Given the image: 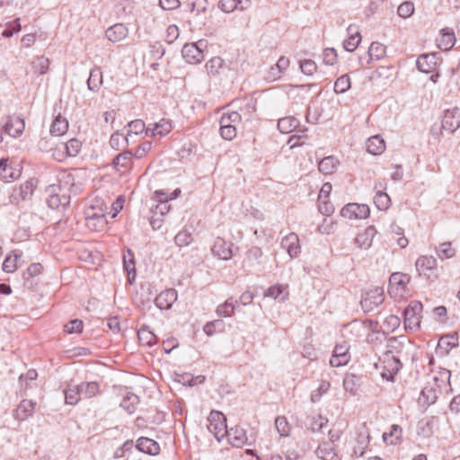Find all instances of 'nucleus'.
<instances>
[{
  "mask_svg": "<svg viewBox=\"0 0 460 460\" xmlns=\"http://www.w3.org/2000/svg\"><path fill=\"white\" fill-rule=\"evenodd\" d=\"M66 190L61 184H51L48 187V199L47 204L52 209H58L59 208H66L70 204V195Z\"/></svg>",
  "mask_w": 460,
  "mask_h": 460,
  "instance_id": "obj_1",
  "label": "nucleus"
},
{
  "mask_svg": "<svg viewBox=\"0 0 460 460\" xmlns=\"http://www.w3.org/2000/svg\"><path fill=\"white\" fill-rule=\"evenodd\" d=\"M385 292L383 288L376 287L361 295L360 305L364 313H370L383 304Z\"/></svg>",
  "mask_w": 460,
  "mask_h": 460,
  "instance_id": "obj_2",
  "label": "nucleus"
},
{
  "mask_svg": "<svg viewBox=\"0 0 460 460\" xmlns=\"http://www.w3.org/2000/svg\"><path fill=\"white\" fill-rule=\"evenodd\" d=\"M208 46L206 40H200L194 43H187L181 49L183 58L188 63L199 64L205 58L204 49Z\"/></svg>",
  "mask_w": 460,
  "mask_h": 460,
  "instance_id": "obj_3",
  "label": "nucleus"
},
{
  "mask_svg": "<svg viewBox=\"0 0 460 460\" xmlns=\"http://www.w3.org/2000/svg\"><path fill=\"white\" fill-rule=\"evenodd\" d=\"M422 313V304L420 301L413 300L409 303L403 310V322L406 329H417L420 325Z\"/></svg>",
  "mask_w": 460,
  "mask_h": 460,
  "instance_id": "obj_4",
  "label": "nucleus"
},
{
  "mask_svg": "<svg viewBox=\"0 0 460 460\" xmlns=\"http://www.w3.org/2000/svg\"><path fill=\"white\" fill-rule=\"evenodd\" d=\"M208 429L214 434L215 438L220 441L227 433L226 418L217 411H212L208 417Z\"/></svg>",
  "mask_w": 460,
  "mask_h": 460,
  "instance_id": "obj_5",
  "label": "nucleus"
},
{
  "mask_svg": "<svg viewBox=\"0 0 460 460\" xmlns=\"http://www.w3.org/2000/svg\"><path fill=\"white\" fill-rule=\"evenodd\" d=\"M437 265V259L433 256H420L415 262L419 274L429 279H436L438 278Z\"/></svg>",
  "mask_w": 460,
  "mask_h": 460,
  "instance_id": "obj_6",
  "label": "nucleus"
},
{
  "mask_svg": "<svg viewBox=\"0 0 460 460\" xmlns=\"http://www.w3.org/2000/svg\"><path fill=\"white\" fill-rule=\"evenodd\" d=\"M369 214L370 209L366 204L349 203L341 210V215L349 219L367 218Z\"/></svg>",
  "mask_w": 460,
  "mask_h": 460,
  "instance_id": "obj_7",
  "label": "nucleus"
},
{
  "mask_svg": "<svg viewBox=\"0 0 460 460\" xmlns=\"http://www.w3.org/2000/svg\"><path fill=\"white\" fill-rule=\"evenodd\" d=\"M444 130L454 133L460 127V110L457 107L446 110L441 120Z\"/></svg>",
  "mask_w": 460,
  "mask_h": 460,
  "instance_id": "obj_8",
  "label": "nucleus"
},
{
  "mask_svg": "<svg viewBox=\"0 0 460 460\" xmlns=\"http://www.w3.org/2000/svg\"><path fill=\"white\" fill-rule=\"evenodd\" d=\"M280 246L291 259L298 257L301 252V246L298 235L296 233H289L281 240Z\"/></svg>",
  "mask_w": 460,
  "mask_h": 460,
  "instance_id": "obj_9",
  "label": "nucleus"
},
{
  "mask_svg": "<svg viewBox=\"0 0 460 460\" xmlns=\"http://www.w3.org/2000/svg\"><path fill=\"white\" fill-rule=\"evenodd\" d=\"M226 436H227L230 445L234 447L241 448L249 443L246 430L240 426L228 429Z\"/></svg>",
  "mask_w": 460,
  "mask_h": 460,
  "instance_id": "obj_10",
  "label": "nucleus"
},
{
  "mask_svg": "<svg viewBox=\"0 0 460 460\" xmlns=\"http://www.w3.org/2000/svg\"><path fill=\"white\" fill-rule=\"evenodd\" d=\"M349 347L346 343L336 345L332 356L330 358V365L332 367H339L349 361Z\"/></svg>",
  "mask_w": 460,
  "mask_h": 460,
  "instance_id": "obj_11",
  "label": "nucleus"
},
{
  "mask_svg": "<svg viewBox=\"0 0 460 460\" xmlns=\"http://www.w3.org/2000/svg\"><path fill=\"white\" fill-rule=\"evenodd\" d=\"M377 230L374 226H367L362 233L357 234L354 243L358 248L368 250L373 243L374 237L376 235Z\"/></svg>",
  "mask_w": 460,
  "mask_h": 460,
  "instance_id": "obj_12",
  "label": "nucleus"
},
{
  "mask_svg": "<svg viewBox=\"0 0 460 460\" xmlns=\"http://www.w3.org/2000/svg\"><path fill=\"white\" fill-rule=\"evenodd\" d=\"M178 294L174 288L162 291L155 299V305L161 310H168L177 300Z\"/></svg>",
  "mask_w": 460,
  "mask_h": 460,
  "instance_id": "obj_13",
  "label": "nucleus"
},
{
  "mask_svg": "<svg viewBox=\"0 0 460 460\" xmlns=\"http://www.w3.org/2000/svg\"><path fill=\"white\" fill-rule=\"evenodd\" d=\"M25 123L20 117H7L4 125V130L13 137H19L24 130Z\"/></svg>",
  "mask_w": 460,
  "mask_h": 460,
  "instance_id": "obj_14",
  "label": "nucleus"
},
{
  "mask_svg": "<svg viewBox=\"0 0 460 460\" xmlns=\"http://www.w3.org/2000/svg\"><path fill=\"white\" fill-rule=\"evenodd\" d=\"M149 125L146 129V136L155 137H164L169 134L172 128V124L169 120L162 119L159 122Z\"/></svg>",
  "mask_w": 460,
  "mask_h": 460,
  "instance_id": "obj_15",
  "label": "nucleus"
},
{
  "mask_svg": "<svg viewBox=\"0 0 460 460\" xmlns=\"http://www.w3.org/2000/svg\"><path fill=\"white\" fill-rule=\"evenodd\" d=\"M417 68L420 72L429 74L436 69L437 56L434 53L422 54L416 61Z\"/></svg>",
  "mask_w": 460,
  "mask_h": 460,
  "instance_id": "obj_16",
  "label": "nucleus"
},
{
  "mask_svg": "<svg viewBox=\"0 0 460 460\" xmlns=\"http://www.w3.org/2000/svg\"><path fill=\"white\" fill-rule=\"evenodd\" d=\"M21 172L19 169L13 167L9 164L8 158H1L0 160V178L5 182L12 181L20 177Z\"/></svg>",
  "mask_w": 460,
  "mask_h": 460,
  "instance_id": "obj_17",
  "label": "nucleus"
},
{
  "mask_svg": "<svg viewBox=\"0 0 460 460\" xmlns=\"http://www.w3.org/2000/svg\"><path fill=\"white\" fill-rule=\"evenodd\" d=\"M451 372L447 368H440L438 372L433 376L434 385L442 393L443 390L447 394L452 391L450 385Z\"/></svg>",
  "mask_w": 460,
  "mask_h": 460,
  "instance_id": "obj_18",
  "label": "nucleus"
},
{
  "mask_svg": "<svg viewBox=\"0 0 460 460\" xmlns=\"http://www.w3.org/2000/svg\"><path fill=\"white\" fill-rule=\"evenodd\" d=\"M36 402L31 400H22L13 411V417L18 420H25L31 416L35 411Z\"/></svg>",
  "mask_w": 460,
  "mask_h": 460,
  "instance_id": "obj_19",
  "label": "nucleus"
},
{
  "mask_svg": "<svg viewBox=\"0 0 460 460\" xmlns=\"http://www.w3.org/2000/svg\"><path fill=\"white\" fill-rule=\"evenodd\" d=\"M128 33V30L123 23H116L106 30L105 36L110 41L115 43L124 40Z\"/></svg>",
  "mask_w": 460,
  "mask_h": 460,
  "instance_id": "obj_20",
  "label": "nucleus"
},
{
  "mask_svg": "<svg viewBox=\"0 0 460 460\" xmlns=\"http://www.w3.org/2000/svg\"><path fill=\"white\" fill-rule=\"evenodd\" d=\"M135 447L138 451L151 456H155L160 451V446L156 441L145 437L139 438Z\"/></svg>",
  "mask_w": 460,
  "mask_h": 460,
  "instance_id": "obj_21",
  "label": "nucleus"
},
{
  "mask_svg": "<svg viewBox=\"0 0 460 460\" xmlns=\"http://www.w3.org/2000/svg\"><path fill=\"white\" fill-rule=\"evenodd\" d=\"M349 38L344 40L343 48L348 52H353L361 41V36L357 28L350 24L347 28Z\"/></svg>",
  "mask_w": 460,
  "mask_h": 460,
  "instance_id": "obj_22",
  "label": "nucleus"
},
{
  "mask_svg": "<svg viewBox=\"0 0 460 460\" xmlns=\"http://www.w3.org/2000/svg\"><path fill=\"white\" fill-rule=\"evenodd\" d=\"M212 252L222 260H229L232 257L231 244L219 237L215 241Z\"/></svg>",
  "mask_w": 460,
  "mask_h": 460,
  "instance_id": "obj_23",
  "label": "nucleus"
},
{
  "mask_svg": "<svg viewBox=\"0 0 460 460\" xmlns=\"http://www.w3.org/2000/svg\"><path fill=\"white\" fill-rule=\"evenodd\" d=\"M456 43V36L452 29L441 30L440 39L438 40V47L442 50L451 49Z\"/></svg>",
  "mask_w": 460,
  "mask_h": 460,
  "instance_id": "obj_24",
  "label": "nucleus"
},
{
  "mask_svg": "<svg viewBox=\"0 0 460 460\" xmlns=\"http://www.w3.org/2000/svg\"><path fill=\"white\" fill-rule=\"evenodd\" d=\"M366 147L369 154L377 155H381L385 150V143L379 135H376L367 140Z\"/></svg>",
  "mask_w": 460,
  "mask_h": 460,
  "instance_id": "obj_25",
  "label": "nucleus"
},
{
  "mask_svg": "<svg viewBox=\"0 0 460 460\" xmlns=\"http://www.w3.org/2000/svg\"><path fill=\"white\" fill-rule=\"evenodd\" d=\"M369 435L366 432H360L356 438V444L353 447L352 456L360 457L363 456L366 449L369 445Z\"/></svg>",
  "mask_w": 460,
  "mask_h": 460,
  "instance_id": "obj_26",
  "label": "nucleus"
},
{
  "mask_svg": "<svg viewBox=\"0 0 460 460\" xmlns=\"http://www.w3.org/2000/svg\"><path fill=\"white\" fill-rule=\"evenodd\" d=\"M410 279H411V277L405 273L394 272V273L391 274V276L389 278V284L391 286V289L389 290V293L391 294L393 292V288L394 286L397 287V289H400L401 291H404L407 284L410 282Z\"/></svg>",
  "mask_w": 460,
  "mask_h": 460,
  "instance_id": "obj_27",
  "label": "nucleus"
},
{
  "mask_svg": "<svg viewBox=\"0 0 460 460\" xmlns=\"http://www.w3.org/2000/svg\"><path fill=\"white\" fill-rule=\"evenodd\" d=\"M458 346V334L450 333L442 336L438 343V349L448 353L452 349Z\"/></svg>",
  "mask_w": 460,
  "mask_h": 460,
  "instance_id": "obj_28",
  "label": "nucleus"
},
{
  "mask_svg": "<svg viewBox=\"0 0 460 460\" xmlns=\"http://www.w3.org/2000/svg\"><path fill=\"white\" fill-rule=\"evenodd\" d=\"M102 84V72L100 67L94 66L91 69L87 80L88 89L92 92H98Z\"/></svg>",
  "mask_w": 460,
  "mask_h": 460,
  "instance_id": "obj_29",
  "label": "nucleus"
},
{
  "mask_svg": "<svg viewBox=\"0 0 460 460\" xmlns=\"http://www.w3.org/2000/svg\"><path fill=\"white\" fill-rule=\"evenodd\" d=\"M316 455L322 460H340L332 443H323L316 449Z\"/></svg>",
  "mask_w": 460,
  "mask_h": 460,
  "instance_id": "obj_30",
  "label": "nucleus"
},
{
  "mask_svg": "<svg viewBox=\"0 0 460 460\" xmlns=\"http://www.w3.org/2000/svg\"><path fill=\"white\" fill-rule=\"evenodd\" d=\"M138 402V396L131 392L127 391L123 395L120 407H122L128 414H132L136 411Z\"/></svg>",
  "mask_w": 460,
  "mask_h": 460,
  "instance_id": "obj_31",
  "label": "nucleus"
},
{
  "mask_svg": "<svg viewBox=\"0 0 460 460\" xmlns=\"http://www.w3.org/2000/svg\"><path fill=\"white\" fill-rule=\"evenodd\" d=\"M107 219L104 214L93 213L86 217V225L94 231H100L105 227Z\"/></svg>",
  "mask_w": 460,
  "mask_h": 460,
  "instance_id": "obj_32",
  "label": "nucleus"
},
{
  "mask_svg": "<svg viewBox=\"0 0 460 460\" xmlns=\"http://www.w3.org/2000/svg\"><path fill=\"white\" fill-rule=\"evenodd\" d=\"M137 337H138L139 342L144 346L152 347L153 345H155L157 342L156 336L146 325L142 326L138 330Z\"/></svg>",
  "mask_w": 460,
  "mask_h": 460,
  "instance_id": "obj_33",
  "label": "nucleus"
},
{
  "mask_svg": "<svg viewBox=\"0 0 460 460\" xmlns=\"http://www.w3.org/2000/svg\"><path fill=\"white\" fill-rule=\"evenodd\" d=\"M133 157V154L131 151H124L113 159L112 164L117 171H120V169H128L130 165L131 160Z\"/></svg>",
  "mask_w": 460,
  "mask_h": 460,
  "instance_id": "obj_34",
  "label": "nucleus"
},
{
  "mask_svg": "<svg viewBox=\"0 0 460 460\" xmlns=\"http://www.w3.org/2000/svg\"><path fill=\"white\" fill-rule=\"evenodd\" d=\"M68 129V122L66 118L61 115H58L55 117L51 126H50V133L55 136H62Z\"/></svg>",
  "mask_w": 460,
  "mask_h": 460,
  "instance_id": "obj_35",
  "label": "nucleus"
},
{
  "mask_svg": "<svg viewBox=\"0 0 460 460\" xmlns=\"http://www.w3.org/2000/svg\"><path fill=\"white\" fill-rule=\"evenodd\" d=\"M299 125V120L295 117H285L279 119L278 121V128L283 134H288L296 128Z\"/></svg>",
  "mask_w": 460,
  "mask_h": 460,
  "instance_id": "obj_36",
  "label": "nucleus"
},
{
  "mask_svg": "<svg viewBox=\"0 0 460 460\" xmlns=\"http://www.w3.org/2000/svg\"><path fill=\"white\" fill-rule=\"evenodd\" d=\"M339 161L332 155L323 158L319 164V171L324 174H332L335 171Z\"/></svg>",
  "mask_w": 460,
  "mask_h": 460,
  "instance_id": "obj_37",
  "label": "nucleus"
},
{
  "mask_svg": "<svg viewBox=\"0 0 460 460\" xmlns=\"http://www.w3.org/2000/svg\"><path fill=\"white\" fill-rule=\"evenodd\" d=\"M206 69L208 75H217L221 70L226 68L225 61L220 57H214L206 63Z\"/></svg>",
  "mask_w": 460,
  "mask_h": 460,
  "instance_id": "obj_38",
  "label": "nucleus"
},
{
  "mask_svg": "<svg viewBox=\"0 0 460 460\" xmlns=\"http://www.w3.org/2000/svg\"><path fill=\"white\" fill-rule=\"evenodd\" d=\"M82 396L85 398H93L100 393V385L97 382H82L79 384Z\"/></svg>",
  "mask_w": 460,
  "mask_h": 460,
  "instance_id": "obj_39",
  "label": "nucleus"
},
{
  "mask_svg": "<svg viewBox=\"0 0 460 460\" xmlns=\"http://www.w3.org/2000/svg\"><path fill=\"white\" fill-rule=\"evenodd\" d=\"M82 398L79 385L69 386L65 390V402L69 405H75Z\"/></svg>",
  "mask_w": 460,
  "mask_h": 460,
  "instance_id": "obj_40",
  "label": "nucleus"
},
{
  "mask_svg": "<svg viewBox=\"0 0 460 460\" xmlns=\"http://www.w3.org/2000/svg\"><path fill=\"white\" fill-rule=\"evenodd\" d=\"M402 428L397 424H394L391 426L389 432H385L383 434V440L385 443H389L391 445H396L402 438Z\"/></svg>",
  "mask_w": 460,
  "mask_h": 460,
  "instance_id": "obj_41",
  "label": "nucleus"
},
{
  "mask_svg": "<svg viewBox=\"0 0 460 460\" xmlns=\"http://www.w3.org/2000/svg\"><path fill=\"white\" fill-rule=\"evenodd\" d=\"M439 394V390L436 385H428L422 389L421 397L424 402L428 405H431L436 402Z\"/></svg>",
  "mask_w": 460,
  "mask_h": 460,
  "instance_id": "obj_42",
  "label": "nucleus"
},
{
  "mask_svg": "<svg viewBox=\"0 0 460 460\" xmlns=\"http://www.w3.org/2000/svg\"><path fill=\"white\" fill-rule=\"evenodd\" d=\"M238 301H234L233 298L227 299L224 304L219 305L217 307V314L218 316L221 317H228L230 316L234 311L235 306L237 305Z\"/></svg>",
  "mask_w": 460,
  "mask_h": 460,
  "instance_id": "obj_43",
  "label": "nucleus"
},
{
  "mask_svg": "<svg viewBox=\"0 0 460 460\" xmlns=\"http://www.w3.org/2000/svg\"><path fill=\"white\" fill-rule=\"evenodd\" d=\"M242 117L237 111H232L228 113H224L220 119L219 125L222 128H226L227 126L232 125H239L241 123Z\"/></svg>",
  "mask_w": 460,
  "mask_h": 460,
  "instance_id": "obj_44",
  "label": "nucleus"
},
{
  "mask_svg": "<svg viewBox=\"0 0 460 460\" xmlns=\"http://www.w3.org/2000/svg\"><path fill=\"white\" fill-rule=\"evenodd\" d=\"M367 52L370 60H380L386 54V47L379 42H373Z\"/></svg>",
  "mask_w": 460,
  "mask_h": 460,
  "instance_id": "obj_45",
  "label": "nucleus"
},
{
  "mask_svg": "<svg viewBox=\"0 0 460 460\" xmlns=\"http://www.w3.org/2000/svg\"><path fill=\"white\" fill-rule=\"evenodd\" d=\"M384 363L385 364V368L390 370L392 373L395 375L400 371V369L402 367V364L400 361V359L394 355H393L391 350H389L388 353L386 354V359L384 361Z\"/></svg>",
  "mask_w": 460,
  "mask_h": 460,
  "instance_id": "obj_46",
  "label": "nucleus"
},
{
  "mask_svg": "<svg viewBox=\"0 0 460 460\" xmlns=\"http://www.w3.org/2000/svg\"><path fill=\"white\" fill-rule=\"evenodd\" d=\"M286 289H287V288H285L282 285H279V284L273 285L267 289V291L265 293V296L272 297L274 299L279 298V300L283 302L287 299V296H288V292H286V294L283 295L285 293Z\"/></svg>",
  "mask_w": 460,
  "mask_h": 460,
  "instance_id": "obj_47",
  "label": "nucleus"
},
{
  "mask_svg": "<svg viewBox=\"0 0 460 460\" xmlns=\"http://www.w3.org/2000/svg\"><path fill=\"white\" fill-rule=\"evenodd\" d=\"M328 420L323 418L322 415H316L313 417H309L307 419L306 427L308 429H311L313 432L321 431L324 425H326Z\"/></svg>",
  "mask_w": 460,
  "mask_h": 460,
  "instance_id": "obj_48",
  "label": "nucleus"
},
{
  "mask_svg": "<svg viewBox=\"0 0 460 460\" xmlns=\"http://www.w3.org/2000/svg\"><path fill=\"white\" fill-rule=\"evenodd\" d=\"M128 135L124 136L119 130H116L110 138V146L115 150H119L121 147L128 146Z\"/></svg>",
  "mask_w": 460,
  "mask_h": 460,
  "instance_id": "obj_49",
  "label": "nucleus"
},
{
  "mask_svg": "<svg viewBox=\"0 0 460 460\" xmlns=\"http://www.w3.org/2000/svg\"><path fill=\"white\" fill-rule=\"evenodd\" d=\"M64 150L66 151L65 156L75 157L81 151L82 143L76 138H72L66 143L63 144Z\"/></svg>",
  "mask_w": 460,
  "mask_h": 460,
  "instance_id": "obj_50",
  "label": "nucleus"
},
{
  "mask_svg": "<svg viewBox=\"0 0 460 460\" xmlns=\"http://www.w3.org/2000/svg\"><path fill=\"white\" fill-rule=\"evenodd\" d=\"M50 61L44 56H38L31 62L34 72H39L40 75H45L49 67Z\"/></svg>",
  "mask_w": 460,
  "mask_h": 460,
  "instance_id": "obj_51",
  "label": "nucleus"
},
{
  "mask_svg": "<svg viewBox=\"0 0 460 460\" xmlns=\"http://www.w3.org/2000/svg\"><path fill=\"white\" fill-rule=\"evenodd\" d=\"M350 88V78L348 75L340 76L334 83V92L338 94L346 93Z\"/></svg>",
  "mask_w": 460,
  "mask_h": 460,
  "instance_id": "obj_52",
  "label": "nucleus"
},
{
  "mask_svg": "<svg viewBox=\"0 0 460 460\" xmlns=\"http://www.w3.org/2000/svg\"><path fill=\"white\" fill-rule=\"evenodd\" d=\"M374 203L379 210H386L391 204L390 197L383 191H378L374 197Z\"/></svg>",
  "mask_w": 460,
  "mask_h": 460,
  "instance_id": "obj_53",
  "label": "nucleus"
},
{
  "mask_svg": "<svg viewBox=\"0 0 460 460\" xmlns=\"http://www.w3.org/2000/svg\"><path fill=\"white\" fill-rule=\"evenodd\" d=\"M456 251L451 247L450 242L440 243L437 248V255L442 260L450 259L454 257Z\"/></svg>",
  "mask_w": 460,
  "mask_h": 460,
  "instance_id": "obj_54",
  "label": "nucleus"
},
{
  "mask_svg": "<svg viewBox=\"0 0 460 460\" xmlns=\"http://www.w3.org/2000/svg\"><path fill=\"white\" fill-rule=\"evenodd\" d=\"M330 386L331 385L328 381H322L318 388L312 392L311 402L314 403L318 402L322 396L329 391Z\"/></svg>",
  "mask_w": 460,
  "mask_h": 460,
  "instance_id": "obj_55",
  "label": "nucleus"
},
{
  "mask_svg": "<svg viewBox=\"0 0 460 460\" xmlns=\"http://www.w3.org/2000/svg\"><path fill=\"white\" fill-rule=\"evenodd\" d=\"M127 127L128 128V136H130L131 134L137 135L139 133L145 132L146 133V124L144 120L142 119H135L128 123Z\"/></svg>",
  "mask_w": 460,
  "mask_h": 460,
  "instance_id": "obj_56",
  "label": "nucleus"
},
{
  "mask_svg": "<svg viewBox=\"0 0 460 460\" xmlns=\"http://www.w3.org/2000/svg\"><path fill=\"white\" fill-rule=\"evenodd\" d=\"M187 5L190 12H196V14H199L205 13L208 6V0H194L192 2H189L187 0Z\"/></svg>",
  "mask_w": 460,
  "mask_h": 460,
  "instance_id": "obj_57",
  "label": "nucleus"
},
{
  "mask_svg": "<svg viewBox=\"0 0 460 460\" xmlns=\"http://www.w3.org/2000/svg\"><path fill=\"white\" fill-rule=\"evenodd\" d=\"M358 377L354 374L347 375L343 380V386L347 392L355 394L357 392Z\"/></svg>",
  "mask_w": 460,
  "mask_h": 460,
  "instance_id": "obj_58",
  "label": "nucleus"
},
{
  "mask_svg": "<svg viewBox=\"0 0 460 460\" xmlns=\"http://www.w3.org/2000/svg\"><path fill=\"white\" fill-rule=\"evenodd\" d=\"M193 238L190 232L183 230L179 232L174 237V243L179 247H184L189 245L192 242Z\"/></svg>",
  "mask_w": 460,
  "mask_h": 460,
  "instance_id": "obj_59",
  "label": "nucleus"
},
{
  "mask_svg": "<svg viewBox=\"0 0 460 460\" xmlns=\"http://www.w3.org/2000/svg\"><path fill=\"white\" fill-rule=\"evenodd\" d=\"M84 323L82 320L75 319L68 322L64 326V331L68 333H81L83 332Z\"/></svg>",
  "mask_w": 460,
  "mask_h": 460,
  "instance_id": "obj_60",
  "label": "nucleus"
},
{
  "mask_svg": "<svg viewBox=\"0 0 460 460\" xmlns=\"http://www.w3.org/2000/svg\"><path fill=\"white\" fill-rule=\"evenodd\" d=\"M275 425L278 432L282 437H287L289 434L290 427L287 419L283 416H279L275 420Z\"/></svg>",
  "mask_w": 460,
  "mask_h": 460,
  "instance_id": "obj_61",
  "label": "nucleus"
},
{
  "mask_svg": "<svg viewBox=\"0 0 460 460\" xmlns=\"http://www.w3.org/2000/svg\"><path fill=\"white\" fill-rule=\"evenodd\" d=\"M21 29L22 26L20 24V19L17 18L6 25L2 32V35L4 38H11L14 33L19 32Z\"/></svg>",
  "mask_w": 460,
  "mask_h": 460,
  "instance_id": "obj_62",
  "label": "nucleus"
},
{
  "mask_svg": "<svg viewBox=\"0 0 460 460\" xmlns=\"http://www.w3.org/2000/svg\"><path fill=\"white\" fill-rule=\"evenodd\" d=\"M414 12V4L411 2H403L397 8V13L400 17L408 18L412 15Z\"/></svg>",
  "mask_w": 460,
  "mask_h": 460,
  "instance_id": "obj_63",
  "label": "nucleus"
},
{
  "mask_svg": "<svg viewBox=\"0 0 460 460\" xmlns=\"http://www.w3.org/2000/svg\"><path fill=\"white\" fill-rule=\"evenodd\" d=\"M337 51L333 48H327L323 50V60L324 64L332 66L337 61Z\"/></svg>",
  "mask_w": 460,
  "mask_h": 460,
  "instance_id": "obj_64",
  "label": "nucleus"
}]
</instances>
